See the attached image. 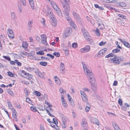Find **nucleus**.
Listing matches in <instances>:
<instances>
[{
    "label": "nucleus",
    "mask_w": 130,
    "mask_h": 130,
    "mask_svg": "<svg viewBox=\"0 0 130 130\" xmlns=\"http://www.w3.org/2000/svg\"><path fill=\"white\" fill-rule=\"evenodd\" d=\"M83 66L84 72L86 73L87 75L90 78L89 81L91 83V85H92V84L94 83L95 82V79L93 77V74L92 73L91 71L88 69L86 64H83Z\"/></svg>",
    "instance_id": "nucleus-1"
},
{
    "label": "nucleus",
    "mask_w": 130,
    "mask_h": 130,
    "mask_svg": "<svg viewBox=\"0 0 130 130\" xmlns=\"http://www.w3.org/2000/svg\"><path fill=\"white\" fill-rule=\"evenodd\" d=\"M123 59L121 57H117V56H115L114 58H111L108 60L109 63H113L116 64H119L120 63V62Z\"/></svg>",
    "instance_id": "nucleus-2"
},
{
    "label": "nucleus",
    "mask_w": 130,
    "mask_h": 130,
    "mask_svg": "<svg viewBox=\"0 0 130 130\" xmlns=\"http://www.w3.org/2000/svg\"><path fill=\"white\" fill-rule=\"evenodd\" d=\"M61 4L64 9V11L66 15H68L70 11V4H64L63 2H62Z\"/></svg>",
    "instance_id": "nucleus-3"
},
{
    "label": "nucleus",
    "mask_w": 130,
    "mask_h": 130,
    "mask_svg": "<svg viewBox=\"0 0 130 130\" xmlns=\"http://www.w3.org/2000/svg\"><path fill=\"white\" fill-rule=\"evenodd\" d=\"M83 36L86 40L90 42H92L93 40L87 31H85L83 32Z\"/></svg>",
    "instance_id": "nucleus-4"
},
{
    "label": "nucleus",
    "mask_w": 130,
    "mask_h": 130,
    "mask_svg": "<svg viewBox=\"0 0 130 130\" xmlns=\"http://www.w3.org/2000/svg\"><path fill=\"white\" fill-rule=\"evenodd\" d=\"M50 3L51 4L52 7L54 10L58 13V14L60 15H62V12L57 5L52 1H51Z\"/></svg>",
    "instance_id": "nucleus-5"
},
{
    "label": "nucleus",
    "mask_w": 130,
    "mask_h": 130,
    "mask_svg": "<svg viewBox=\"0 0 130 130\" xmlns=\"http://www.w3.org/2000/svg\"><path fill=\"white\" fill-rule=\"evenodd\" d=\"M72 32V29L70 27L67 28L64 32L63 35L64 38H66L69 36Z\"/></svg>",
    "instance_id": "nucleus-6"
},
{
    "label": "nucleus",
    "mask_w": 130,
    "mask_h": 130,
    "mask_svg": "<svg viewBox=\"0 0 130 130\" xmlns=\"http://www.w3.org/2000/svg\"><path fill=\"white\" fill-rule=\"evenodd\" d=\"M80 92L81 93V97L83 101L85 102H87V104H89V103L88 102V99L86 94L83 91H80Z\"/></svg>",
    "instance_id": "nucleus-7"
},
{
    "label": "nucleus",
    "mask_w": 130,
    "mask_h": 130,
    "mask_svg": "<svg viewBox=\"0 0 130 130\" xmlns=\"http://www.w3.org/2000/svg\"><path fill=\"white\" fill-rule=\"evenodd\" d=\"M90 50V46L87 45H86L84 48L80 49V51L81 53H84L89 52Z\"/></svg>",
    "instance_id": "nucleus-8"
},
{
    "label": "nucleus",
    "mask_w": 130,
    "mask_h": 130,
    "mask_svg": "<svg viewBox=\"0 0 130 130\" xmlns=\"http://www.w3.org/2000/svg\"><path fill=\"white\" fill-rule=\"evenodd\" d=\"M81 124L82 126L84 128V130H87L88 124L85 119H83Z\"/></svg>",
    "instance_id": "nucleus-9"
},
{
    "label": "nucleus",
    "mask_w": 130,
    "mask_h": 130,
    "mask_svg": "<svg viewBox=\"0 0 130 130\" xmlns=\"http://www.w3.org/2000/svg\"><path fill=\"white\" fill-rule=\"evenodd\" d=\"M9 37L10 38L13 39L14 37V34L12 30L10 29H8L7 32Z\"/></svg>",
    "instance_id": "nucleus-10"
},
{
    "label": "nucleus",
    "mask_w": 130,
    "mask_h": 130,
    "mask_svg": "<svg viewBox=\"0 0 130 130\" xmlns=\"http://www.w3.org/2000/svg\"><path fill=\"white\" fill-rule=\"evenodd\" d=\"M107 50L106 48H104L100 50L98 54V56H101L103 55L106 52Z\"/></svg>",
    "instance_id": "nucleus-11"
},
{
    "label": "nucleus",
    "mask_w": 130,
    "mask_h": 130,
    "mask_svg": "<svg viewBox=\"0 0 130 130\" xmlns=\"http://www.w3.org/2000/svg\"><path fill=\"white\" fill-rule=\"evenodd\" d=\"M41 38L42 43L45 45H47V42L46 36L44 34H43L41 35Z\"/></svg>",
    "instance_id": "nucleus-12"
},
{
    "label": "nucleus",
    "mask_w": 130,
    "mask_h": 130,
    "mask_svg": "<svg viewBox=\"0 0 130 130\" xmlns=\"http://www.w3.org/2000/svg\"><path fill=\"white\" fill-rule=\"evenodd\" d=\"M73 14L74 18L76 19L77 22H79L81 21V20L80 16L76 12L73 11Z\"/></svg>",
    "instance_id": "nucleus-13"
},
{
    "label": "nucleus",
    "mask_w": 130,
    "mask_h": 130,
    "mask_svg": "<svg viewBox=\"0 0 130 130\" xmlns=\"http://www.w3.org/2000/svg\"><path fill=\"white\" fill-rule=\"evenodd\" d=\"M118 39L125 46L128 48H130V45L128 42L120 38H118Z\"/></svg>",
    "instance_id": "nucleus-14"
},
{
    "label": "nucleus",
    "mask_w": 130,
    "mask_h": 130,
    "mask_svg": "<svg viewBox=\"0 0 130 130\" xmlns=\"http://www.w3.org/2000/svg\"><path fill=\"white\" fill-rule=\"evenodd\" d=\"M98 24L99 26L100 27V29L103 30L105 27V25L102 21H99Z\"/></svg>",
    "instance_id": "nucleus-15"
},
{
    "label": "nucleus",
    "mask_w": 130,
    "mask_h": 130,
    "mask_svg": "<svg viewBox=\"0 0 130 130\" xmlns=\"http://www.w3.org/2000/svg\"><path fill=\"white\" fill-rule=\"evenodd\" d=\"M51 24L52 26H56L57 25V22L56 19L52 20L50 21Z\"/></svg>",
    "instance_id": "nucleus-16"
},
{
    "label": "nucleus",
    "mask_w": 130,
    "mask_h": 130,
    "mask_svg": "<svg viewBox=\"0 0 130 130\" xmlns=\"http://www.w3.org/2000/svg\"><path fill=\"white\" fill-rule=\"evenodd\" d=\"M28 46V44L26 41H23L22 43V46L26 51H28V49H27Z\"/></svg>",
    "instance_id": "nucleus-17"
},
{
    "label": "nucleus",
    "mask_w": 130,
    "mask_h": 130,
    "mask_svg": "<svg viewBox=\"0 0 130 130\" xmlns=\"http://www.w3.org/2000/svg\"><path fill=\"white\" fill-rule=\"evenodd\" d=\"M112 125L115 130H121L116 122H112Z\"/></svg>",
    "instance_id": "nucleus-18"
},
{
    "label": "nucleus",
    "mask_w": 130,
    "mask_h": 130,
    "mask_svg": "<svg viewBox=\"0 0 130 130\" xmlns=\"http://www.w3.org/2000/svg\"><path fill=\"white\" fill-rule=\"evenodd\" d=\"M61 99L62 101V104L63 106L65 107H67L68 105L66 103V101L64 100L63 95H61Z\"/></svg>",
    "instance_id": "nucleus-19"
},
{
    "label": "nucleus",
    "mask_w": 130,
    "mask_h": 130,
    "mask_svg": "<svg viewBox=\"0 0 130 130\" xmlns=\"http://www.w3.org/2000/svg\"><path fill=\"white\" fill-rule=\"evenodd\" d=\"M117 6L119 7H125L126 6V4L124 3L121 2L117 3L116 4Z\"/></svg>",
    "instance_id": "nucleus-20"
},
{
    "label": "nucleus",
    "mask_w": 130,
    "mask_h": 130,
    "mask_svg": "<svg viewBox=\"0 0 130 130\" xmlns=\"http://www.w3.org/2000/svg\"><path fill=\"white\" fill-rule=\"evenodd\" d=\"M26 76H26L25 78L29 80L31 83H33V82L32 81H30V79H33V75L29 73H28L27 75Z\"/></svg>",
    "instance_id": "nucleus-21"
},
{
    "label": "nucleus",
    "mask_w": 130,
    "mask_h": 130,
    "mask_svg": "<svg viewBox=\"0 0 130 130\" xmlns=\"http://www.w3.org/2000/svg\"><path fill=\"white\" fill-rule=\"evenodd\" d=\"M25 69L29 72H31L34 70L35 68L33 67H25Z\"/></svg>",
    "instance_id": "nucleus-22"
},
{
    "label": "nucleus",
    "mask_w": 130,
    "mask_h": 130,
    "mask_svg": "<svg viewBox=\"0 0 130 130\" xmlns=\"http://www.w3.org/2000/svg\"><path fill=\"white\" fill-rule=\"evenodd\" d=\"M12 116L14 118V119L17 120V113L16 110L15 109H13L12 111Z\"/></svg>",
    "instance_id": "nucleus-23"
},
{
    "label": "nucleus",
    "mask_w": 130,
    "mask_h": 130,
    "mask_svg": "<svg viewBox=\"0 0 130 130\" xmlns=\"http://www.w3.org/2000/svg\"><path fill=\"white\" fill-rule=\"evenodd\" d=\"M60 68L61 70L62 71V73H64V71H65V69L64 65L63 63H61Z\"/></svg>",
    "instance_id": "nucleus-24"
},
{
    "label": "nucleus",
    "mask_w": 130,
    "mask_h": 130,
    "mask_svg": "<svg viewBox=\"0 0 130 130\" xmlns=\"http://www.w3.org/2000/svg\"><path fill=\"white\" fill-rule=\"evenodd\" d=\"M104 2L107 3H114L117 2V0H103Z\"/></svg>",
    "instance_id": "nucleus-25"
},
{
    "label": "nucleus",
    "mask_w": 130,
    "mask_h": 130,
    "mask_svg": "<svg viewBox=\"0 0 130 130\" xmlns=\"http://www.w3.org/2000/svg\"><path fill=\"white\" fill-rule=\"evenodd\" d=\"M31 8L33 9H34V4L33 0H28Z\"/></svg>",
    "instance_id": "nucleus-26"
},
{
    "label": "nucleus",
    "mask_w": 130,
    "mask_h": 130,
    "mask_svg": "<svg viewBox=\"0 0 130 130\" xmlns=\"http://www.w3.org/2000/svg\"><path fill=\"white\" fill-rule=\"evenodd\" d=\"M54 78L56 83L60 85V81L59 79L57 76H55L54 77Z\"/></svg>",
    "instance_id": "nucleus-27"
},
{
    "label": "nucleus",
    "mask_w": 130,
    "mask_h": 130,
    "mask_svg": "<svg viewBox=\"0 0 130 130\" xmlns=\"http://www.w3.org/2000/svg\"><path fill=\"white\" fill-rule=\"evenodd\" d=\"M21 53L23 55L28 56H31L32 55V54L31 53L23 51L21 52Z\"/></svg>",
    "instance_id": "nucleus-28"
},
{
    "label": "nucleus",
    "mask_w": 130,
    "mask_h": 130,
    "mask_svg": "<svg viewBox=\"0 0 130 130\" xmlns=\"http://www.w3.org/2000/svg\"><path fill=\"white\" fill-rule=\"evenodd\" d=\"M94 6L95 8H99L101 10H103L104 9V8L102 6H99L98 5L96 4H94Z\"/></svg>",
    "instance_id": "nucleus-29"
},
{
    "label": "nucleus",
    "mask_w": 130,
    "mask_h": 130,
    "mask_svg": "<svg viewBox=\"0 0 130 130\" xmlns=\"http://www.w3.org/2000/svg\"><path fill=\"white\" fill-rule=\"evenodd\" d=\"M71 26L74 28L76 29L77 28L76 26L74 23L72 21L69 23Z\"/></svg>",
    "instance_id": "nucleus-30"
},
{
    "label": "nucleus",
    "mask_w": 130,
    "mask_h": 130,
    "mask_svg": "<svg viewBox=\"0 0 130 130\" xmlns=\"http://www.w3.org/2000/svg\"><path fill=\"white\" fill-rule=\"evenodd\" d=\"M118 16L119 18L125 20L127 19L126 16L122 14H118Z\"/></svg>",
    "instance_id": "nucleus-31"
},
{
    "label": "nucleus",
    "mask_w": 130,
    "mask_h": 130,
    "mask_svg": "<svg viewBox=\"0 0 130 130\" xmlns=\"http://www.w3.org/2000/svg\"><path fill=\"white\" fill-rule=\"evenodd\" d=\"M92 122L93 123L99 125V123L98 120L96 118H94L92 120Z\"/></svg>",
    "instance_id": "nucleus-32"
},
{
    "label": "nucleus",
    "mask_w": 130,
    "mask_h": 130,
    "mask_svg": "<svg viewBox=\"0 0 130 130\" xmlns=\"http://www.w3.org/2000/svg\"><path fill=\"white\" fill-rule=\"evenodd\" d=\"M39 64L40 66H45L47 65V63L46 62L41 61L39 63Z\"/></svg>",
    "instance_id": "nucleus-33"
},
{
    "label": "nucleus",
    "mask_w": 130,
    "mask_h": 130,
    "mask_svg": "<svg viewBox=\"0 0 130 130\" xmlns=\"http://www.w3.org/2000/svg\"><path fill=\"white\" fill-rule=\"evenodd\" d=\"M49 17L51 18V20L56 18L52 12H50L49 13Z\"/></svg>",
    "instance_id": "nucleus-34"
},
{
    "label": "nucleus",
    "mask_w": 130,
    "mask_h": 130,
    "mask_svg": "<svg viewBox=\"0 0 130 130\" xmlns=\"http://www.w3.org/2000/svg\"><path fill=\"white\" fill-rule=\"evenodd\" d=\"M95 33L96 35L98 37H99L100 36L101 34L100 32L99 29L98 28H96V30L95 31Z\"/></svg>",
    "instance_id": "nucleus-35"
},
{
    "label": "nucleus",
    "mask_w": 130,
    "mask_h": 130,
    "mask_svg": "<svg viewBox=\"0 0 130 130\" xmlns=\"http://www.w3.org/2000/svg\"><path fill=\"white\" fill-rule=\"evenodd\" d=\"M31 110L34 112L37 111L39 113V112L37 111V110L36 109V107L34 106H31L30 107Z\"/></svg>",
    "instance_id": "nucleus-36"
},
{
    "label": "nucleus",
    "mask_w": 130,
    "mask_h": 130,
    "mask_svg": "<svg viewBox=\"0 0 130 130\" xmlns=\"http://www.w3.org/2000/svg\"><path fill=\"white\" fill-rule=\"evenodd\" d=\"M66 15L67 16L66 17V19L69 23L70 22L72 21V20L71 18L69 16V14L68 15Z\"/></svg>",
    "instance_id": "nucleus-37"
},
{
    "label": "nucleus",
    "mask_w": 130,
    "mask_h": 130,
    "mask_svg": "<svg viewBox=\"0 0 130 130\" xmlns=\"http://www.w3.org/2000/svg\"><path fill=\"white\" fill-rule=\"evenodd\" d=\"M114 54L112 53H110L105 56L106 58H108L109 57H112L114 56Z\"/></svg>",
    "instance_id": "nucleus-38"
},
{
    "label": "nucleus",
    "mask_w": 130,
    "mask_h": 130,
    "mask_svg": "<svg viewBox=\"0 0 130 130\" xmlns=\"http://www.w3.org/2000/svg\"><path fill=\"white\" fill-rule=\"evenodd\" d=\"M26 102L28 103L31 104L32 103V102L31 100L29 98H26Z\"/></svg>",
    "instance_id": "nucleus-39"
},
{
    "label": "nucleus",
    "mask_w": 130,
    "mask_h": 130,
    "mask_svg": "<svg viewBox=\"0 0 130 130\" xmlns=\"http://www.w3.org/2000/svg\"><path fill=\"white\" fill-rule=\"evenodd\" d=\"M50 120L49 119V123L51 126L55 128L56 124L54 123L53 122H51Z\"/></svg>",
    "instance_id": "nucleus-40"
},
{
    "label": "nucleus",
    "mask_w": 130,
    "mask_h": 130,
    "mask_svg": "<svg viewBox=\"0 0 130 130\" xmlns=\"http://www.w3.org/2000/svg\"><path fill=\"white\" fill-rule=\"evenodd\" d=\"M72 46L73 48H76L78 47V44L74 42L72 44Z\"/></svg>",
    "instance_id": "nucleus-41"
},
{
    "label": "nucleus",
    "mask_w": 130,
    "mask_h": 130,
    "mask_svg": "<svg viewBox=\"0 0 130 130\" xmlns=\"http://www.w3.org/2000/svg\"><path fill=\"white\" fill-rule=\"evenodd\" d=\"M36 54H37L40 55H43L44 54V53L43 52V51H40L37 52H36Z\"/></svg>",
    "instance_id": "nucleus-42"
},
{
    "label": "nucleus",
    "mask_w": 130,
    "mask_h": 130,
    "mask_svg": "<svg viewBox=\"0 0 130 130\" xmlns=\"http://www.w3.org/2000/svg\"><path fill=\"white\" fill-rule=\"evenodd\" d=\"M120 50L117 48L115 49L112 50V52L114 53H116L120 52Z\"/></svg>",
    "instance_id": "nucleus-43"
},
{
    "label": "nucleus",
    "mask_w": 130,
    "mask_h": 130,
    "mask_svg": "<svg viewBox=\"0 0 130 130\" xmlns=\"http://www.w3.org/2000/svg\"><path fill=\"white\" fill-rule=\"evenodd\" d=\"M107 43L106 42H103L102 41L99 44V45L100 46H102L105 44Z\"/></svg>",
    "instance_id": "nucleus-44"
},
{
    "label": "nucleus",
    "mask_w": 130,
    "mask_h": 130,
    "mask_svg": "<svg viewBox=\"0 0 130 130\" xmlns=\"http://www.w3.org/2000/svg\"><path fill=\"white\" fill-rule=\"evenodd\" d=\"M59 91L61 93H65L66 94V91L65 90H63L62 88H60L59 89Z\"/></svg>",
    "instance_id": "nucleus-45"
},
{
    "label": "nucleus",
    "mask_w": 130,
    "mask_h": 130,
    "mask_svg": "<svg viewBox=\"0 0 130 130\" xmlns=\"http://www.w3.org/2000/svg\"><path fill=\"white\" fill-rule=\"evenodd\" d=\"M3 57L5 58V59L6 60H8V61H10V58L9 56H3Z\"/></svg>",
    "instance_id": "nucleus-46"
},
{
    "label": "nucleus",
    "mask_w": 130,
    "mask_h": 130,
    "mask_svg": "<svg viewBox=\"0 0 130 130\" xmlns=\"http://www.w3.org/2000/svg\"><path fill=\"white\" fill-rule=\"evenodd\" d=\"M64 3V4H71V2L70 0H63Z\"/></svg>",
    "instance_id": "nucleus-47"
},
{
    "label": "nucleus",
    "mask_w": 130,
    "mask_h": 130,
    "mask_svg": "<svg viewBox=\"0 0 130 130\" xmlns=\"http://www.w3.org/2000/svg\"><path fill=\"white\" fill-rule=\"evenodd\" d=\"M34 93L37 96H40L41 95V93L37 91H35Z\"/></svg>",
    "instance_id": "nucleus-48"
},
{
    "label": "nucleus",
    "mask_w": 130,
    "mask_h": 130,
    "mask_svg": "<svg viewBox=\"0 0 130 130\" xmlns=\"http://www.w3.org/2000/svg\"><path fill=\"white\" fill-rule=\"evenodd\" d=\"M21 83L26 85H29L30 84V83L29 82L26 81H21Z\"/></svg>",
    "instance_id": "nucleus-49"
},
{
    "label": "nucleus",
    "mask_w": 130,
    "mask_h": 130,
    "mask_svg": "<svg viewBox=\"0 0 130 130\" xmlns=\"http://www.w3.org/2000/svg\"><path fill=\"white\" fill-rule=\"evenodd\" d=\"M15 61L16 62L17 65L19 66H21L22 65V63L18 61V60H15Z\"/></svg>",
    "instance_id": "nucleus-50"
},
{
    "label": "nucleus",
    "mask_w": 130,
    "mask_h": 130,
    "mask_svg": "<svg viewBox=\"0 0 130 130\" xmlns=\"http://www.w3.org/2000/svg\"><path fill=\"white\" fill-rule=\"evenodd\" d=\"M64 53L67 56H68L69 55V50L68 49H66L64 50Z\"/></svg>",
    "instance_id": "nucleus-51"
},
{
    "label": "nucleus",
    "mask_w": 130,
    "mask_h": 130,
    "mask_svg": "<svg viewBox=\"0 0 130 130\" xmlns=\"http://www.w3.org/2000/svg\"><path fill=\"white\" fill-rule=\"evenodd\" d=\"M21 72L25 76H26L28 73H27L26 71L24 70H22L21 71Z\"/></svg>",
    "instance_id": "nucleus-52"
},
{
    "label": "nucleus",
    "mask_w": 130,
    "mask_h": 130,
    "mask_svg": "<svg viewBox=\"0 0 130 130\" xmlns=\"http://www.w3.org/2000/svg\"><path fill=\"white\" fill-rule=\"evenodd\" d=\"M8 93L9 94L12 96H14V95L13 92L11 90H9L8 92Z\"/></svg>",
    "instance_id": "nucleus-53"
},
{
    "label": "nucleus",
    "mask_w": 130,
    "mask_h": 130,
    "mask_svg": "<svg viewBox=\"0 0 130 130\" xmlns=\"http://www.w3.org/2000/svg\"><path fill=\"white\" fill-rule=\"evenodd\" d=\"M118 102L120 105L122 106V101L121 99H120L118 100Z\"/></svg>",
    "instance_id": "nucleus-54"
},
{
    "label": "nucleus",
    "mask_w": 130,
    "mask_h": 130,
    "mask_svg": "<svg viewBox=\"0 0 130 130\" xmlns=\"http://www.w3.org/2000/svg\"><path fill=\"white\" fill-rule=\"evenodd\" d=\"M11 17L13 20L16 18V16L14 13L12 12L11 13Z\"/></svg>",
    "instance_id": "nucleus-55"
},
{
    "label": "nucleus",
    "mask_w": 130,
    "mask_h": 130,
    "mask_svg": "<svg viewBox=\"0 0 130 130\" xmlns=\"http://www.w3.org/2000/svg\"><path fill=\"white\" fill-rule=\"evenodd\" d=\"M8 75L10 77H12L13 76V73L10 72L9 71L8 72Z\"/></svg>",
    "instance_id": "nucleus-56"
},
{
    "label": "nucleus",
    "mask_w": 130,
    "mask_h": 130,
    "mask_svg": "<svg viewBox=\"0 0 130 130\" xmlns=\"http://www.w3.org/2000/svg\"><path fill=\"white\" fill-rule=\"evenodd\" d=\"M57 57H59L60 56V53L58 52H54L53 53Z\"/></svg>",
    "instance_id": "nucleus-57"
},
{
    "label": "nucleus",
    "mask_w": 130,
    "mask_h": 130,
    "mask_svg": "<svg viewBox=\"0 0 130 130\" xmlns=\"http://www.w3.org/2000/svg\"><path fill=\"white\" fill-rule=\"evenodd\" d=\"M125 106L122 107V109L125 110V107H129V105L127 103H125Z\"/></svg>",
    "instance_id": "nucleus-58"
},
{
    "label": "nucleus",
    "mask_w": 130,
    "mask_h": 130,
    "mask_svg": "<svg viewBox=\"0 0 130 130\" xmlns=\"http://www.w3.org/2000/svg\"><path fill=\"white\" fill-rule=\"evenodd\" d=\"M67 96L69 101H71V100L72 101V100L73 99L69 94H67Z\"/></svg>",
    "instance_id": "nucleus-59"
},
{
    "label": "nucleus",
    "mask_w": 130,
    "mask_h": 130,
    "mask_svg": "<svg viewBox=\"0 0 130 130\" xmlns=\"http://www.w3.org/2000/svg\"><path fill=\"white\" fill-rule=\"evenodd\" d=\"M45 21L44 18H43L42 20L41 21V22L42 24L44 25H45Z\"/></svg>",
    "instance_id": "nucleus-60"
},
{
    "label": "nucleus",
    "mask_w": 130,
    "mask_h": 130,
    "mask_svg": "<svg viewBox=\"0 0 130 130\" xmlns=\"http://www.w3.org/2000/svg\"><path fill=\"white\" fill-rule=\"evenodd\" d=\"M66 124L65 122L63 121V123L62 124V127L63 128H65L66 127Z\"/></svg>",
    "instance_id": "nucleus-61"
},
{
    "label": "nucleus",
    "mask_w": 130,
    "mask_h": 130,
    "mask_svg": "<svg viewBox=\"0 0 130 130\" xmlns=\"http://www.w3.org/2000/svg\"><path fill=\"white\" fill-rule=\"evenodd\" d=\"M53 123H54L55 124H57L58 122L56 119L55 118H53Z\"/></svg>",
    "instance_id": "nucleus-62"
},
{
    "label": "nucleus",
    "mask_w": 130,
    "mask_h": 130,
    "mask_svg": "<svg viewBox=\"0 0 130 130\" xmlns=\"http://www.w3.org/2000/svg\"><path fill=\"white\" fill-rule=\"evenodd\" d=\"M8 105L9 107L11 109L12 107V105L11 104L10 102H8Z\"/></svg>",
    "instance_id": "nucleus-63"
},
{
    "label": "nucleus",
    "mask_w": 130,
    "mask_h": 130,
    "mask_svg": "<svg viewBox=\"0 0 130 130\" xmlns=\"http://www.w3.org/2000/svg\"><path fill=\"white\" fill-rule=\"evenodd\" d=\"M33 22V21H31L29 22L28 23V25L29 27H31L32 26V23Z\"/></svg>",
    "instance_id": "nucleus-64"
}]
</instances>
